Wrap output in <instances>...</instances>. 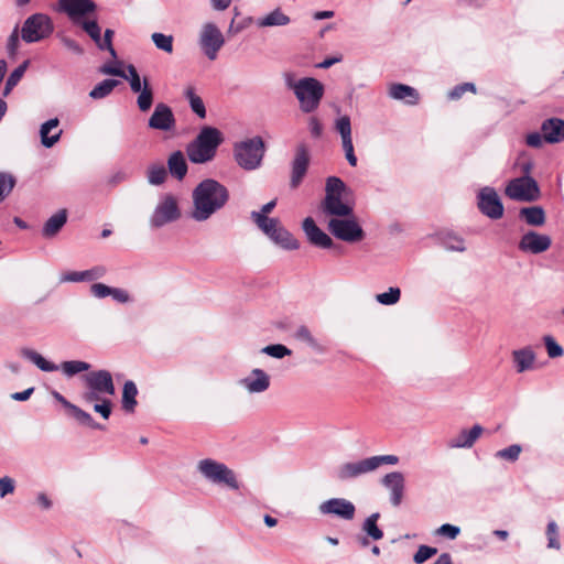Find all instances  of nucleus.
<instances>
[{
	"mask_svg": "<svg viewBox=\"0 0 564 564\" xmlns=\"http://www.w3.org/2000/svg\"><path fill=\"white\" fill-rule=\"evenodd\" d=\"M191 217L196 221H206L220 210L229 199L228 189L218 181L206 178L193 191Z\"/></svg>",
	"mask_w": 564,
	"mask_h": 564,
	"instance_id": "nucleus-1",
	"label": "nucleus"
},
{
	"mask_svg": "<svg viewBox=\"0 0 564 564\" xmlns=\"http://www.w3.org/2000/svg\"><path fill=\"white\" fill-rule=\"evenodd\" d=\"M399 463L397 455H377L358 460H348L339 464L333 471V476L339 481H350L377 470L383 465L394 466Z\"/></svg>",
	"mask_w": 564,
	"mask_h": 564,
	"instance_id": "nucleus-2",
	"label": "nucleus"
},
{
	"mask_svg": "<svg viewBox=\"0 0 564 564\" xmlns=\"http://www.w3.org/2000/svg\"><path fill=\"white\" fill-rule=\"evenodd\" d=\"M221 142L223 135L217 128L203 127L197 137L186 147L187 156L196 164L209 162L215 158Z\"/></svg>",
	"mask_w": 564,
	"mask_h": 564,
	"instance_id": "nucleus-3",
	"label": "nucleus"
},
{
	"mask_svg": "<svg viewBox=\"0 0 564 564\" xmlns=\"http://www.w3.org/2000/svg\"><path fill=\"white\" fill-rule=\"evenodd\" d=\"M196 471L207 482L218 485L230 491L241 489L240 480L236 471L229 468L225 463L214 458H203L196 464Z\"/></svg>",
	"mask_w": 564,
	"mask_h": 564,
	"instance_id": "nucleus-4",
	"label": "nucleus"
},
{
	"mask_svg": "<svg viewBox=\"0 0 564 564\" xmlns=\"http://www.w3.org/2000/svg\"><path fill=\"white\" fill-rule=\"evenodd\" d=\"M86 391L82 399L87 403L101 400V398L112 397L116 393L112 376L108 370H97L83 376Z\"/></svg>",
	"mask_w": 564,
	"mask_h": 564,
	"instance_id": "nucleus-5",
	"label": "nucleus"
},
{
	"mask_svg": "<svg viewBox=\"0 0 564 564\" xmlns=\"http://www.w3.org/2000/svg\"><path fill=\"white\" fill-rule=\"evenodd\" d=\"M264 156V143L260 137L247 139L234 144V158L237 164L246 170L253 171L261 166Z\"/></svg>",
	"mask_w": 564,
	"mask_h": 564,
	"instance_id": "nucleus-6",
	"label": "nucleus"
},
{
	"mask_svg": "<svg viewBox=\"0 0 564 564\" xmlns=\"http://www.w3.org/2000/svg\"><path fill=\"white\" fill-rule=\"evenodd\" d=\"M294 95L299 100L300 109L305 113L315 111L324 96L323 84L313 77H304L297 80Z\"/></svg>",
	"mask_w": 564,
	"mask_h": 564,
	"instance_id": "nucleus-7",
	"label": "nucleus"
},
{
	"mask_svg": "<svg viewBox=\"0 0 564 564\" xmlns=\"http://www.w3.org/2000/svg\"><path fill=\"white\" fill-rule=\"evenodd\" d=\"M257 216V226L261 229L274 243L285 250H296L300 247L299 241L293 235L280 225L276 218H262Z\"/></svg>",
	"mask_w": 564,
	"mask_h": 564,
	"instance_id": "nucleus-8",
	"label": "nucleus"
},
{
	"mask_svg": "<svg viewBox=\"0 0 564 564\" xmlns=\"http://www.w3.org/2000/svg\"><path fill=\"white\" fill-rule=\"evenodd\" d=\"M53 31L54 25L48 15L34 13L24 21L21 37L26 43H35L48 37Z\"/></svg>",
	"mask_w": 564,
	"mask_h": 564,
	"instance_id": "nucleus-9",
	"label": "nucleus"
},
{
	"mask_svg": "<svg viewBox=\"0 0 564 564\" xmlns=\"http://www.w3.org/2000/svg\"><path fill=\"white\" fill-rule=\"evenodd\" d=\"M328 230L337 239L346 242H357L364 239L365 232L354 214L346 217L332 218L328 221Z\"/></svg>",
	"mask_w": 564,
	"mask_h": 564,
	"instance_id": "nucleus-10",
	"label": "nucleus"
},
{
	"mask_svg": "<svg viewBox=\"0 0 564 564\" xmlns=\"http://www.w3.org/2000/svg\"><path fill=\"white\" fill-rule=\"evenodd\" d=\"M181 217L178 203L172 194H164L160 197L151 217L150 225L153 228H161L166 224L176 221Z\"/></svg>",
	"mask_w": 564,
	"mask_h": 564,
	"instance_id": "nucleus-11",
	"label": "nucleus"
},
{
	"mask_svg": "<svg viewBox=\"0 0 564 564\" xmlns=\"http://www.w3.org/2000/svg\"><path fill=\"white\" fill-rule=\"evenodd\" d=\"M506 195L518 202H533L540 196L538 183L531 176L513 178L506 187Z\"/></svg>",
	"mask_w": 564,
	"mask_h": 564,
	"instance_id": "nucleus-12",
	"label": "nucleus"
},
{
	"mask_svg": "<svg viewBox=\"0 0 564 564\" xmlns=\"http://www.w3.org/2000/svg\"><path fill=\"white\" fill-rule=\"evenodd\" d=\"M224 44L225 39L218 26L212 22L205 23L199 34V45L208 59H216Z\"/></svg>",
	"mask_w": 564,
	"mask_h": 564,
	"instance_id": "nucleus-13",
	"label": "nucleus"
},
{
	"mask_svg": "<svg viewBox=\"0 0 564 564\" xmlns=\"http://www.w3.org/2000/svg\"><path fill=\"white\" fill-rule=\"evenodd\" d=\"M479 210L490 219H500L503 216V205L494 187H482L477 195Z\"/></svg>",
	"mask_w": 564,
	"mask_h": 564,
	"instance_id": "nucleus-14",
	"label": "nucleus"
},
{
	"mask_svg": "<svg viewBox=\"0 0 564 564\" xmlns=\"http://www.w3.org/2000/svg\"><path fill=\"white\" fill-rule=\"evenodd\" d=\"M175 117L170 106L159 102L154 107V111L149 118L148 126L150 129L160 131H172L175 128Z\"/></svg>",
	"mask_w": 564,
	"mask_h": 564,
	"instance_id": "nucleus-15",
	"label": "nucleus"
},
{
	"mask_svg": "<svg viewBox=\"0 0 564 564\" xmlns=\"http://www.w3.org/2000/svg\"><path fill=\"white\" fill-rule=\"evenodd\" d=\"M551 245L552 239L549 235L531 230L521 237L519 241V249L523 252L539 254L546 251Z\"/></svg>",
	"mask_w": 564,
	"mask_h": 564,
	"instance_id": "nucleus-16",
	"label": "nucleus"
},
{
	"mask_svg": "<svg viewBox=\"0 0 564 564\" xmlns=\"http://www.w3.org/2000/svg\"><path fill=\"white\" fill-rule=\"evenodd\" d=\"M310 164V153L305 144L296 147L295 156L292 161V173L290 185L296 188L304 178Z\"/></svg>",
	"mask_w": 564,
	"mask_h": 564,
	"instance_id": "nucleus-17",
	"label": "nucleus"
},
{
	"mask_svg": "<svg viewBox=\"0 0 564 564\" xmlns=\"http://www.w3.org/2000/svg\"><path fill=\"white\" fill-rule=\"evenodd\" d=\"M239 384L249 393H262L270 387V376L264 370L254 368L247 377L240 379Z\"/></svg>",
	"mask_w": 564,
	"mask_h": 564,
	"instance_id": "nucleus-18",
	"label": "nucleus"
},
{
	"mask_svg": "<svg viewBox=\"0 0 564 564\" xmlns=\"http://www.w3.org/2000/svg\"><path fill=\"white\" fill-rule=\"evenodd\" d=\"M319 511L324 514H336L343 519L350 520L355 514V506L345 499H329L319 506Z\"/></svg>",
	"mask_w": 564,
	"mask_h": 564,
	"instance_id": "nucleus-19",
	"label": "nucleus"
},
{
	"mask_svg": "<svg viewBox=\"0 0 564 564\" xmlns=\"http://www.w3.org/2000/svg\"><path fill=\"white\" fill-rule=\"evenodd\" d=\"M303 230L308 239V241L319 248H330L333 246L332 238L325 234L317 225L315 224L312 217H306L303 220Z\"/></svg>",
	"mask_w": 564,
	"mask_h": 564,
	"instance_id": "nucleus-20",
	"label": "nucleus"
},
{
	"mask_svg": "<svg viewBox=\"0 0 564 564\" xmlns=\"http://www.w3.org/2000/svg\"><path fill=\"white\" fill-rule=\"evenodd\" d=\"M58 3L61 9L66 12L73 21L94 12L96 9V4L93 0H59Z\"/></svg>",
	"mask_w": 564,
	"mask_h": 564,
	"instance_id": "nucleus-21",
	"label": "nucleus"
},
{
	"mask_svg": "<svg viewBox=\"0 0 564 564\" xmlns=\"http://www.w3.org/2000/svg\"><path fill=\"white\" fill-rule=\"evenodd\" d=\"M484 429L475 424L469 430H462L457 435L447 442L449 448H470L482 434Z\"/></svg>",
	"mask_w": 564,
	"mask_h": 564,
	"instance_id": "nucleus-22",
	"label": "nucleus"
},
{
	"mask_svg": "<svg viewBox=\"0 0 564 564\" xmlns=\"http://www.w3.org/2000/svg\"><path fill=\"white\" fill-rule=\"evenodd\" d=\"M322 210L328 216L346 217L351 216L352 207L347 203H344L341 196L325 195L322 202Z\"/></svg>",
	"mask_w": 564,
	"mask_h": 564,
	"instance_id": "nucleus-23",
	"label": "nucleus"
},
{
	"mask_svg": "<svg viewBox=\"0 0 564 564\" xmlns=\"http://www.w3.org/2000/svg\"><path fill=\"white\" fill-rule=\"evenodd\" d=\"M541 132L546 143H560L564 140V120L560 118H549L541 124Z\"/></svg>",
	"mask_w": 564,
	"mask_h": 564,
	"instance_id": "nucleus-24",
	"label": "nucleus"
},
{
	"mask_svg": "<svg viewBox=\"0 0 564 564\" xmlns=\"http://www.w3.org/2000/svg\"><path fill=\"white\" fill-rule=\"evenodd\" d=\"M388 95L390 98L404 101L408 105H416L419 102L416 89L405 84H391Z\"/></svg>",
	"mask_w": 564,
	"mask_h": 564,
	"instance_id": "nucleus-25",
	"label": "nucleus"
},
{
	"mask_svg": "<svg viewBox=\"0 0 564 564\" xmlns=\"http://www.w3.org/2000/svg\"><path fill=\"white\" fill-rule=\"evenodd\" d=\"M512 358L517 372L522 373L533 368L535 354L531 347H524L513 350Z\"/></svg>",
	"mask_w": 564,
	"mask_h": 564,
	"instance_id": "nucleus-26",
	"label": "nucleus"
},
{
	"mask_svg": "<svg viewBox=\"0 0 564 564\" xmlns=\"http://www.w3.org/2000/svg\"><path fill=\"white\" fill-rule=\"evenodd\" d=\"M167 169L170 174L178 181H182L187 173V163L182 151H174L167 159Z\"/></svg>",
	"mask_w": 564,
	"mask_h": 564,
	"instance_id": "nucleus-27",
	"label": "nucleus"
},
{
	"mask_svg": "<svg viewBox=\"0 0 564 564\" xmlns=\"http://www.w3.org/2000/svg\"><path fill=\"white\" fill-rule=\"evenodd\" d=\"M67 212L65 209L58 210L52 215L42 228V236L45 238H53L66 224Z\"/></svg>",
	"mask_w": 564,
	"mask_h": 564,
	"instance_id": "nucleus-28",
	"label": "nucleus"
},
{
	"mask_svg": "<svg viewBox=\"0 0 564 564\" xmlns=\"http://www.w3.org/2000/svg\"><path fill=\"white\" fill-rule=\"evenodd\" d=\"M58 119L53 118L45 121L40 128L41 142L45 148H52L61 138L62 130L56 131L54 134L50 135L51 131L57 129Z\"/></svg>",
	"mask_w": 564,
	"mask_h": 564,
	"instance_id": "nucleus-29",
	"label": "nucleus"
},
{
	"mask_svg": "<svg viewBox=\"0 0 564 564\" xmlns=\"http://www.w3.org/2000/svg\"><path fill=\"white\" fill-rule=\"evenodd\" d=\"M290 18L284 14L281 9L276 8L269 14L257 20V25L259 28H268V26H284L290 23Z\"/></svg>",
	"mask_w": 564,
	"mask_h": 564,
	"instance_id": "nucleus-30",
	"label": "nucleus"
},
{
	"mask_svg": "<svg viewBox=\"0 0 564 564\" xmlns=\"http://www.w3.org/2000/svg\"><path fill=\"white\" fill-rule=\"evenodd\" d=\"M21 356L32 361L42 371L51 372L56 371L58 367L47 361L42 355L30 348H22L20 351Z\"/></svg>",
	"mask_w": 564,
	"mask_h": 564,
	"instance_id": "nucleus-31",
	"label": "nucleus"
},
{
	"mask_svg": "<svg viewBox=\"0 0 564 564\" xmlns=\"http://www.w3.org/2000/svg\"><path fill=\"white\" fill-rule=\"evenodd\" d=\"M404 476L400 471H392L383 476L382 486L391 494H402L404 490Z\"/></svg>",
	"mask_w": 564,
	"mask_h": 564,
	"instance_id": "nucleus-32",
	"label": "nucleus"
},
{
	"mask_svg": "<svg viewBox=\"0 0 564 564\" xmlns=\"http://www.w3.org/2000/svg\"><path fill=\"white\" fill-rule=\"evenodd\" d=\"M520 216L524 218L530 226H542L545 223V213L541 206L523 207L520 209Z\"/></svg>",
	"mask_w": 564,
	"mask_h": 564,
	"instance_id": "nucleus-33",
	"label": "nucleus"
},
{
	"mask_svg": "<svg viewBox=\"0 0 564 564\" xmlns=\"http://www.w3.org/2000/svg\"><path fill=\"white\" fill-rule=\"evenodd\" d=\"M138 389L133 381H126L122 391V409L127 412H133L137 405Z\"/></svg>",
	"mask_w": 564,
	"mask_h": 564,
	"instance_id": "nucleus-34",
	"label": "nucleus"
},
{
	"mask_svg": "<svg viewBox=\"0 0 564 564\" xmlns=\"http://www.w3.org/2000/svg\"><path fill=\"white\" fill-rule=\"evenodd\" d=\"M380 518L379 512L371 513L364 522L362 530L375 541L383 538V531L377 525Z\"/></svg>",
	"mask_w": 564,
	"mask_h": 564,
	"instance_id": "nucleus-35",
	"label": "nucleus"
},
{
	"mask_svg": "<svg viewBox=\"0 0 564 564\" xmlns=\"http://www.w3.org/2000/svg\"><path fill=\"white\" fill-rule=\"evenodd\" d=\"M119 85L117 79H104L97 84L89 93L93 99H101L111 94V91Z\"/></svg>",
	"mask_w": 564,
	"mask_h": 564,
	"instance_id": "nucleus-36",
	"label": "nucleus"
},
{
	"mask_svg": "<svg viewBox=\"0 0 564 564\" xmlns=\"http://www.w3.org/2000/svg\"><path fill=\"white\" fill-rule=\"evenodd\" d=\"M153 104V90L149 85L147 78L143 79V89L139 91V96L137 98V105L141 112H147L150 110Z\"/></svg>",
	"mask_w": 564,
	"mask_h": 564,
	"instance_id": "nucleus-37",
	"label": "nucleus"
},
{
	"mask_svg": "<svg viewBox=\"0 0 564 564\" xmlns=\"http://www.w3.org/2000/svg\"><path fill=\"white\" fill-rule=\"evenodd\" d=\"M167 177L166 169L163 164H151L147 170V178L151 185H162Z\"/></svg>",
	"mask_w": 564,
	"mask_h": 564,
	"instance_id": "nucleus-38",
	"label": "nucleus"
},
{
	"mask_svg": "<svg viewBox=\"0 0 564 564\" xmlns=\"http://www.w3.org/2000/svg\"><path fill=\"white\" fill-rule=\"evenodd\" d=\"M295 339L305 343L308 347H311L314 350L321 351L322 346L318 343V340L312 335L311 330L302 325L297 327V329L294 333Z\"/></svg>",
	"mask_w": 564,
	"mask_h": 564,
	"instance_id": "nucleus-39",
	"label": "nucleus"
},
{
	"mask_svg": "<svg viewBox=\"0 0 564 564\" xmlns=\"http://www.w3.org/2000/svg\"><path fill=\"white\" fill-rule=\"evenodd\" d=\"M61 369L67 377H73L79 372L88 371L90 365L80 360H69L62 362Z\"/></svg>",
	"mask_w": 564,
	"mask_h": 564,
	"instance_id": "nucleus-40",
	"label": "nucleus"
},
{
	"mask_svg": "<svg viewBox=\"0 0 564 564\" xmlns=\"http://www.w3.org/2000/svg\"><path fill=\"white\" fill-rule=\"evenodd\" d=\"M185 96L189 101L192 110L200 118L204 119L206 117V108L199 96L194 93L193 88H187L185 90Z\"/></svg>",
	"mask_w": 564,
	"mask_h": 564,
	"instance_id": "nucleus-41",
	"label": "nucleus"
},
{
	"mask_svg": "<svg viewBox=\"0 0 564 564\" xmlns=\"http://www.w3.org/2000/svg\"><path fill=\"white\" fill-rule=\"evenodd\" d=\"M15 177L7 172H0V203H2L13 191Z\"/></svg>",
	"mask_w": 564,
	"mask_h": 564,
	"instance_id": "nucleus-42",
	"label": "nucleus"
},
{
	"mask_svg": "<svg viewBox=\"0 0 564 564\" xmlns=\"http://www.w3.org/2000/svg\"><path fill=\"white\" fill-rule=\"evenodd\" d=\"M335 128L340 134L341 143L351 142V123L348 116H341L335 121Z\"/></svg>",
	"mask_w": 564,
	"mask_h": 564,
	"instance_id": "nucleus-43",
	"label": "nucleus"
},
{
	"mask_svg": "<svg viewBox=\"0 0 564 564\" xmlns=\"http://www.w3.org/2000/svg\"><path fill=\"white\" fill-rule=\"evenodd\" d=\"M70 412H72L73 416L82 425L88 426V427L94 429V430H100L101 429V425L98 424L97 422H95V420L93 419V416L89 413H87L86 411L82 410L77 405H74L72 408Z\"/></svg>",
	"mask_w": 564,
	"mask_h": 564,
	"instance_id": "nucleus-44",
	"label": "nucleus"
},
{
	"mask_svg": "<svg viewBox=\"0 0 564 564\" xmlns=\"http://www.w3.org/2000/svg\"><path fill=\"white\" fill-rule=\"evenodd\" d=\"M401 290L399 288L391 286L387 292L379 293L376 295L378 303L382 305H393L400 301Z\"/></svg>",
	"mask_w": 564,
	"mask_h": 564,
	"instance_id": "nucleus-45",
	"label": "nucleus"
},
{
	"mask_svg": "<svg viewBox=\"0 0 564 564\" xmlns=\"http://www.w3.org/2000/svg\"><path fill=\"white\" fill-rule=\"evenodd\" d=\"M346 189L345 183L336 176H329L326 180L325 195L341 196Z\"/></svg>",
	"mask_w": 564,
	"mask_h": 564,
	"instance_id": "nucleus-46",
	"label": "nucleus"
},
{
	"mask_svg": "<svg viewBox=\"0 0 564 564\" xmlns=\"http://www.w3.org/2000/svg\"><path fill=\"white\" fill-rule=\"evenodd\" d=\"M154 45L166 53L173 52V36L155 32L151 36Z\"/></svg>",
	"mask_w": 564,
	"mask_h": 564,
	"instance_id": "nucleus-47",
	"label": "nucleus"
},
{
	"mask_svg": "<svg viewBox=\"0 0 564 564\" xmlns=\"http://www.w3.org/2000/svg\"><path fill=\"white\" fill-rule=\"evenodd\" d=\"M442 245L448 251L463 252L466 249L464 240L452 234H448L443 238Z\"/></svg>",
	"mask_w": 564,
	"mask_h": 564,
	"instance_id": "nucleus-48",
	"label": "nucleus"
},
{
	"mask_svg": "<svg viewBox=\"0 0 564 564\" xmlns=\"http://www.w3.org/2000/svg\"><path fill=\"white\" fill-rule=\"evenodd\" d=\"M28 67V62H23L20 66H18L8 77L4 94H8L22 78Z\"/></svg>",
	"mask_w": 564,
	"mask_h": 564,
	"instance_id": "nucleus-49",
	"label": "nucleus"
},
{
	"mask_svg": "<svg viewBox=\"0 0 564 564\" xmlns=\"http://www.w3.org/2000/svg\"><path fill=\"white\" fill-rule=\"evenodd\" d=\"M261 351L270 357L278 358V359L284 358L292 354V351L286 346H284L282 344H274V345L265 346L262 348Z\"/></svg>",
	"mask_w": 564,
	"mask_h": 564,
	"instance_id": "nucleus-50",
	"label": "nucleus"
},
{
	"mask_svg": "<svg viewBox=\"0 0 564 564\" xmlns=\"http://www.w3.org/2000/svg\"><path fill=\"white\" fill-rule=\"evenodd\" d=\"M128 74H126V78L129 82L130 88L133 93H139L143 89L141 78L137 72V68L133 65H128L127 67Z\"/></svg>",
	"mask_w": 564,
	"mask_h": 564,
	"instance_id": "nucleus-51",
	"label": "nucleus"
},
{
	"mask_svg": "<svg viewBox=\"0 0 564 564\" xmlns=\"http://www.w3.org/2000/svg\"><path fill=\"white\" fill-rule=\"evenodd\" d=\"M437 554V549L429 545H420L415 554L413 555V562L415 564H422L429 558Z\"/></svg>",
	"mask_w": 564,
	"mask_h": 564,
	"instance_id": "nucleus-52",
	"label": "nucleus"
},
{
	"mask_svg": "<svg viewBox=\"0 0 564 564\" xmlns=\"http://www.w3.org/2000/svg\"><path fill=\"white\" fill-rule=\"evenodd\" d=\"M107 269L104 265H96L91 269L80 271L82 282H91L106 275Z\"/></svg>",
	"mask_w": 564,
	"mask_h": 564,
	"instance_id": "nucleus-53",
	"label": "nucleus"
},
{
	"mask_svg": "<svg viewBox=\"0 0 564 564\" xmlns=\"http://www.w3.org/2000/svg\"><path fill=\"white\" fill-rule=\"evenodd\" d=\"M115 32L110 29H107L105 31V34H104V37L100 36V42L99 44H96L98 46L99 50L101 51H108L110 53V55L116 58L117 57V54H116V51L112 46V36H113Z\"/></svg>",
	"mask_w": 564,
	"mask_h": 564,
	"instance_id": "nucleus-54",
	"label": "nucleus"
},
{
	"mask_svg": "<svg viewBox=\"0 0 564 564\" xmlns=\"http://www.w3.org/2000/svg\"><path fill=\"white\" fill-rule=\"evenodd\" d=\"M521 446L513 444L497 452L496 456L506 460L514 462L519 458Z\"/></svg>",
	"mask_w": 564,
	"mask_h": 564,
	"instance_id": "nucleus-55",
	"label": "nucleus"
},
{
	"mask_svg": "<svg viewBox=\"0 0 564 564\" xmlns=\"http://www.w3.org/2000/svg\"><path fill=\"white\" fill-rule=\"evenodd\" d=\"M546 535H547V546L550 549H556L558 550L561 547L560 541H558V531L557 525L554 521H550L547 523L546 528Z\"/></svg>",
	"mask_w": 564,
	"mask_h": 564,
	"instance_id": "nucleus-56",
	"label": "nucleus"
},
{
	"mask_svg": "<svg viewBox=\"0 0 564 564\" xmlns=\"http://www.w3.org/2000/svg\"><path fill=\"white\" fill-rule=\"evenodd\" d=\"M544 344L550 358H557L563 356V348L554 340L552 336H545Z\"/></svg>",
	"mask_w": 564,
	"mask_h": 564,
	"instance_id": "nucleus-57",
	"label": "nucleus"
},
{
	"mask_svg": "<svg viewBox=\"0 0 564 564\" xmlns=\"http://www.w3.org/2000/svg\"><path fill=\"white\" fill-rule=\"evenodd\" d=\"M435 533L449 540H455L460 533V528L454 524L445 523L437 528Z\"/></svg>",
	"mask_w": 564,
	"mask_h": 564,
	"instance_id": "nucleus-58",
	"label": "nucleus"
},
{
	"mask_svg": "<svg viewBox=\"0 0 564 564\" xmlns=\"http://www.w3.org/2000/svg\"><path fill=\"white\" fill-rule=\"evenodd\" d=\"M85 32L91 37V40L99 44L101 30L96 21H84L82 23Z\"/></svg>",
	"mask_w": 564,
	"mask_h": 564,
	"instance_id": "nucleus-59",
	"label": "nucleus"
},
{
	"mask_svg": "<svg viewBox=\"0 0 564 564\" xmlns=\"http://www.w3.org/2000/svg\"><path fill=\"white\" fill-rule=\"evenodd\" d=\"M466 91H476V87L471 83H464L462 85H457L454 87L449 94L448 97L453 100L459 99Z\"/></svg>",
	"mask_w": 564,
	"mask_h": 564,
	"instance_id": "nucleus-60",
	"label": "nucleus"
},
{
	"mask_svg": "<svg viewBox=\"0 0 564 564\" xmlns=\"http://www.w3.org/2000/svg\"><path fill=\"white\" fill-rule=\"evenodd\" d=\"M94 405V410L99 413L104 419H108L111 414V402L108 398H101V400L96 401Z\"/></svg>",
	"mask_w": 564,
	"mask_h": 564,
	"instance_id": "nucleus-61",
	"label": "nucleus"
},
{
	"mask_svg": "<svg viewBox=\"0 0 564 564\" xmlns=\"http://www.w3.org/2000/svg\"><path fill=\"white\" fill-rule=\"evenodd\" d=\"M111 286L104 283H94L90 286V293L97 299L110 296Z\"/></svg>",
	"mask_w": 564,
	"mask_h": 564,
	"instance_id": "nucleus-62",
	"label": "nucleus"
},
{
	"mask_svg": "<svg viewBox=\"0 0 564 564\" xmlns=\"http://www.w3.org/2000/svg\"><path fill=\"white\" fill-rule=\"evenodd\" d=\"M543 142L544 139H543V133L541 132H531L529 134H527V138H525V143L528 147H531V148H535V149H539L543 145Z\"/></svg>",
	"mask_w": 564,
	"mask_h": 564,
	"instance_id": "nucleus-63",
	"label": "nucleus"
},
{
	"mask_svg": "<svg viewBox=\"0 0 564 564\" xmlns=\"http://www.w3.org/2000/svg\"><path fill=\"white\" fill-rule=\"evenodd\" d=\"M110 296L118 303H128L131 300L129 293L120 288H111Z\"/></svg>",
	"mask_w": 564,
	"mask_h": 564,
	"instance_id": "nucleus-64",
	"label": "nucleus"
}]
</instances>
